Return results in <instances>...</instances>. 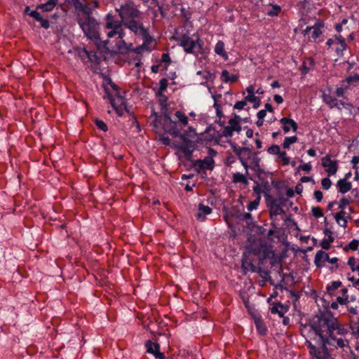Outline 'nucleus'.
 Returning a JSON list of instances; mask_svg holds the SVG:
<instances>
[{"instance_id":"7","label":"nucleus","mask_w":359,"mask_h":359,"mask_svg":"<svg viewBox=\"0 0 359 359\" xmlns=\"http://www.w3.org/2000/svg\"><path fill=\"white\" fill-rule=\"evenodd\" d=\"M266 203L269 208L270 219L272 220L271 225L274 228H276L275 224L276 216L279 215H285V212L283 208L277 203L278 201H276V198H274L273 196H268V198H266Z\"/></svg>"},{"instance_id":"15","label":"nucleus","mask_w":359,"mask_h":359,"mask_svg":"<svg viewBox=\"0 0 359 359\" xmlns=\"http://www.w3.org/2000/svg\"><path fill=\"white\" fill-rule=\"evenodd\" d=\"M194 168H198L201 170H210L214 168V160L212 157L207 156L203 160H196L193 163Z\"/></svg>"},{"instance_id":"44","label":"nucleus","mask_w":359,"mask_h":359,"mask_svg":"<svg viewBox=\"0 0 359 359\" xmlns=\"http://www.w3.org/2000/svg\"><path fill=\"white\" fill-rule=\"evenodd\" d=\"M342 283L339 280L332 281L331 285H328L327 286V291L330 294H332L333 292L337 290L339 287H341Z\"/></svg>"},{"instance_id":"9","label":"nucleus","mask_w":359,"mask_h":359,"mask_svg":"<svg viewBox=\"0 0 359 359\" xmlns=\"http://www.w3.org/2000/svg\"><path fill=\"white\" fill-rule=\"evenodd\" d=\"M179 137L182 140V143L177 144L176 147L184 154L188 161H190L193 153L191 142L184 134H181Z\"/></svg>"},{"instance_id":"64","label":"nucleus","mask_w":359,"mask_h":359,"mask_svg":"<svg viewBox=\"0 0 359 359\" xmlns=\"http://www.w3.org/2000/svg\"><path fill=\"white\" fill-rule=\"evenodd\" d=\"M242 219L245 220L248 224H250L252 222V217L250 212H245L242 215Z\"/></svg>"},{"instance_id":"23","label":"nucleus","mask_w":359,"mask_h":359,"mask_svg":"<svg viewBox=\"0 0 359 359\" xmlns=\"http://www.w3.org/2000/svg\"><path fill=\"white\" fill-rule=\"evenodd\" d=\"M29 15L33 18L36 21L39 22L41 27L46 29H48L50 27L49 21L43 18L36 10L32 11L29 13Z\"/></svg>"},{"instance_id":"19","label":"nucleus","mask_w":359,"mask_h":359,"mask_svg":"<svg viewBox=\"0 0 359 359\" xmlns=\"http://www.w3.org/2000/svg\"><path fill=\"white\" fill-rule=\"evenodd\" d=\"M257 267L252 263L250 259L248 258L245 255H243L241 261V269L244 275H246L249 271L255 273V271H257Z\"/></svg>"},{"instance_id":"12","label":"nucleus","mask_w":359,"mask_h":359,"mask_svg":"<svg viewBox=\"0 0 359 359\" xmlns=\"http://www.w3.org/2000/svg\"><path fill=\"white\" fill-rule=\"evenodd\" d=\"M143 43L142 45L138 46L135 48H130V52H133L136 54H142L144 50L147 52H151L155 48V45L154 44V39H142Z\"/></svg>"},{"instance_id":"11","label":"nucleus","mask_w":359,"mask_h":359,"mask_svg":"<svg viewBox=\"0 0 359 359\" xmlns=\"http://www.w3.org/2000/svg\"><path fill=\"white\" fill-rule=\"evenodd\" d=\"M71 3L73 4L75 10L77 11L76 20L82 18L89 13H92V8L87 4H83L80 0H72Z\"/></svg>"},{"instance_id":"21","label":"nucleus","mask_w":359,"mask_h":359,"mask_svg":"<svg viewBox=\"0 0 359 359\" xmlns=\"http://www.w3.org/2000/svg\"><path fill=\"white\" fill-rule=\"evenodd\" d=\"M336 187L338 192L344 194L351 189L352 184L351 182L346 181V179H340L337 181Z\"/></svg>"},{"instance_id":"31","label":"nucleus","mask_w":359,"mask_h":359,"mask_svg":"<svg viewBox=\"0 0 359 359\" xmlns=\"http://www.w3.org/2000/svg\"><path fill=\"white\" fill-rule=\"evenodd\" d=\"M215 52L218 55L223 57L224 60L228 59V55L225 50V45L222 41H219L215 46Z\"/></svg>"},{"instance_id":"29","label":"nucleus","mask_w":359,"mask_h":359,"mask_svg":"<svg viewBox=\"0 0 359 359\" xmlns=\"http://www.w3.org/2000/svg\"><path fill=\"white\" fill-rule=\"evenodd\" d=\"M339 258L332 257L329 260L331 265L328 267L331 273H337L339 269H343L345 266V263H339Z\"/></svg>"},{"instance_id":"32","label":"nucleus","mask_w":359,"mask_h":359,"mask_svg":"<svg viewBox=\"0 0 359 359\" xmlns=\"http://www.w3.org/2000/svg\"><path fill=\"white\" fill-rule=\"evenodd\" d=\"M156 5L158 6V11L161 13V15L163 18H168L170 17L169 11L170 9V6L168 4L163 3L159 4L158 1H155Z\"/></svg>"},{"instance_id":"63","label":"nucleus","mask_w":359,"mask_h":359,"mask_svg":"<svg viewBox=\"0 0 359 359\" xmlns=\"http://www.w3.org/2000/svg\"><path fill=\"white\" fill-rule=\"evenodd\" d=\"M230 78L229 72L224 69L221 73V79L224 83H228Z\"/></svg>"},{"instance_id":"5","label":"nucleus","mask_w":359,"mask_h":359,"mask_svg":"<svg viewBox=\"0 0 359 359\" xmlns=\"http://www.w3.org/2000/svg\"><path fill=\"white\" fill-rule=\"evenodd\" d=\"M151 116H154L153 121L154 126L158 128L159 126L162 127V129L165 133L171 135L175 137H180L181 135L180 129L177 127V123L173 121L168 113H164L163 118H159L158 114L154 111L151 114Z\"/></svg>"},{"instance_id":"62","label":"nucleus","mask_w":359,"mask_h":359,"mask_svg":"<svg viewBox=\"0 0 359 359\" xmlns=\"http://www.w3.org/2000/svg\"><path fill=\"white\" fill-rule=\"evenodd\" d=\"M106 93H108L107 90H106ZM107 94H109V93H107ZM108 97H109V101H110V103H111V106L116 110V113L119 116H121V109H119V108L116 106L114 98L111 95H108Z\"/></svg>"},{"instance_id":"42","label":"nucleus","mask_w":359,"mask_h":359,"mask_svg":"<svg viewBox=\"0 0 359 359\" xmlns=\"http://www.w3.org/2000/svg\"><path fill=\"white\" fill-rule=\"evenodd\" d=\"M297 141L298 138L297 136L286 137L282 144V147L285 149H289L291 144L296 143Z\"/></svg>"},{"instance_id":"49","label":"nucleus","mask_w":359,"mask_h":359,"mask_svg":"<svg viewBox=\"0 0 359 359\" xmlns=\"http://www.w3.org/2000/svg\"><path fill=\"white\" fill-rule=\"evenodd\" d=\"M212 98H213V100L215 101L213 107H214V108L216 110L217 116L219 117V119H221V118L224 116L221 104H219L218 102H217V100H216V96L215 95H212Z\"/></svg>"},{"instance_id":"16","label":"nucleus","mask_w":359,"mask_h":359,"mask_svg":"<svg viewBox=\"0 0 359 359\" xmlns=\"http://www.w3.org/2000/svg\"><path fill=\"white\" fill-rule=\"evenodd\" d=\"M329 255L323 250H318L315 255L314 264L318 269L323 268L325 266V263L330 260Z\"/></svg>"},{"instance_id":"46","label":"nucleus","mask_w":359,"mask_h":359,"mask_svg":"<svg viewBox=\"0 0 359 359\" xmlns=\"http://www.w3.org/2000/svg\"><path fill=\"white\" fill-rule=\"evenodd\" d=\"M359 246V240L353 239L344 248L345 252H348L349 250H356Z\"/></svg>"},{"instance_id":"38","label":"nucleus","mask_w":359,"mask_h":359,"mask_svg":"<svg viewBox=\"0 0 359 359\" xmlns=\"http://www.w3.org/2000/svg\"><path fill=\"white\" fill-rule=\"evenodd\" d=\"M314 60L311 58L309 59L307 62L304 61L302 65V74L306 75L309 73L310 69L314 66Z\"/></svg>"},{"instance_id":"28","label":"nucleus","mask_w":359,"mask_h":359,"mask_svg":"<svg viewBox=\"0 0 359 359\" xmlns=\"http://www.w3.org/2000/svg\"><path fill=\"white\" fill-rule=\"evenodd\" d=\"M324 22L322 20H318L316 22L315 25L312 26L311 38L316 39L322 34L321 28L324 27Z\"/></svg>"},{"instance_id":"45","label":"nucleus","mask_w":359,"mask_h":359,"mask_svg":"<svg viewBox=\"0 0 359 359\" xmlns=\"http://www.w3.org/2000/svg\"><path fill=\"white\" fill-rule=\"evenodd\" d=\"M277 159H281L283 165H287L290 163V158L287 156L285 151L279 150V153L277 154Z\"/></svg>"},{"instance_id":"30","label":"nucleus","mask_w":359,"mask_h":359,"mask_svg":"<svg viewBox=\"0 0 359 359\" xmlns=\"http://www.w3.org/2000/svg\"><path fill=\"white\" fill-rule=\"evenodd\" d=\"M123 39H120L121 40L116 43V46L119 53L125 54L130 50L133 44H128Z\"/></svg>"},{"instance_id":"41","label":"nucleus","mask_w":359,"mask_h":359,"mask_svg":"<svg viewBox=\"0 0 359 359\" xmlns=\"http://www.w3.org/2000/svg\"><path fill=\"white\" fill-rule=\"evenodd\" d=\"M245 101L252 102L254 104L253 107L255 109H257L261 104V100L259 97L255 96V95H248L245 97Z\"/></svg>"},{"instance_id":"1","label":"nucleus","mask_w":359,"mask_h":359,"mask_svg":"<svg viewBox=\"0 0 359 359\" xmlns=\"http://www.w3.org/2000/svg\"><path fill=\"white\" fill-rule=\"evenodd\" d=\"M309 325L323 346L343 348L348 344L344 338L348 330L330 311H320L310 320Z\"/></svg>"},{"instance_id":"40","label":"nucleus","mask_w":359,"mask_h":359,"mask_svg":"<svg viewBox=\"0 0 359 359\" xmlns=\"http://www.w3.org/2000/svg\"><path fill=\"white\" fill-rule=\"evenodd\" d=\"M251 163L253 165L252 169L255 171L260 170L259 161L260 158L258 157V152H253L251 156Z\"/></svg>"},{"instance_id":"4","label":"nucleus","mask_w":359,"mask_h":359,"mask_svg":"<svg viewBox=\"0 0 359 359\" xmlns=\"http://www.w3.org/2000/svg\"><path fill=\"white\" fill-rule=\"evenodd\" d=\"M194 36H196L195 39L191 38L188 34H183L180 36L175 37V40L177 41L179 46L183 48L184 52L197 57L198 55H203L205 51L203 43L199 35Z\"/></svg>"},{"instance_id":"27","label":"nucleus","mask_w":359,"mask_h":359,"mask_svg":"<svg viewBox=\"0 0 359 359\" xmlns=\"http://www.w3.org/2000/svg\"><path fill=\"white\" fill-rule=\"evenodd\" d=\"M57 3L58 0H48L47 2L44 4H39L36 6V11L41 10L43 12L51 11Z\"/></svg>"},{"instance_id":"22","label":"nucleus","mask_w":359,"mask_h":359,"mask_svg":"<svg viewBox=\"0 0 359 359\" xmlns=\"http://www.w3.org/2000/svg\"><path fill=\"white\" fill-rule=\"evenodd\" d=\"M337 47L335 48V53L339 57L343 56L344 50L346 49L347 45L346 43L345 39L341 36H336Z\"/></svg>"},{"instance_id":"55","label":"nucleus","mask_w":359,"mask_h":359,"mask_svg":"<svg viewBox=\"0 0 359 359\" xmlns=\"http://www.w3.org/2000/svg\"><path fill=\"white\" fill-rule=\"evenodd\" d=\"M311 212L313 215L316 218H320L323 216V210L321 208L317 206V207H313L311 209Z\"/></svg>"},{"instance_id":"59","label":"nucleus","mask_w":359,"mask_h":359,"mask_svg":"<svg viewBox=\"0 0 359 359\" xmlns=\"http://www.w3.org/2000/svg\"><path fill=\"white\" fill-rule=\"evenodd\" d=\"M233 130L229 126H224L222 135L226 137H230L233 135Z\"/></svg>"},{"instance_id":"50","label":"nucleus","mask_w":359,"mask_h":359,"mask_svg":"<svg viewBox=\"0 0 359 359\" xmlns=\"http://www.w3.org/2000/svg\"><path fill=\"white\" fill-rule=\"evenodd\" d=\"M260 199H261V196H258L256 199H255L254 201H250L248 206H247V208L249 211H252L253 210H255L257 208L258 205H259V201H260Z\"/></svg>"},{"instance_id":"33","label":"nucleus","mask_w":359,"mask_h":359,"mask_svg":"<svg viewBox=\"0 0 359 359\" xmlns=\"http://www.w3.org/2000/svg\"><path fill=\"white\" fill-rule=\"evenodd\" d=\"M320 347V351H318L316 353L317 359H331V356L328 353L327 346L329 345L323 346L322 344Z\"/></svg>"},{"instance_id":"2","label":"nucleus","mask_w":359,"mask_h":359,"mask_svg":"<svg viewBox=\"0 0 359 359\" xmlns=\"http://www.w3.org/2000/svg\"><path fill=\"white\" fill-rule=\"evenodd\" d=\"M120 19L112 12L107 13L104 18V29L108 38H124L126 32L124 25L138 18H142V13L132 0H126L115 8Z\"/></svg>"},{"instance_id":"6","label":"nucleus","mask_w":359,"mask_h":359,"mask_svg":"<svg viewBox=\"0 0 359 359\" xmlns=\"http://www.w3.org/2000/svg\"><path fill=\"white\" fill-rule=\"evenodd\" d=\"M142 20V18H138L128 22V23L124 25V28L128 29L135 36L141 39L154 38L150 34L149 27L144 26Z\"/></svg>"},{"instance_id":"58","label":"nucleus","mask_w":359,"mask_h":359,"mask_svg":"<svg viewBox=\"0 0 359 359\" xmlns=\"http://www.w3.org/2000/svg\"><path fill=\"white\" fill-rule=\"evenodd\" d=\"M280 147L277 144H273L267 149V152L269 154L277 155L279 153Z\"/></svg>"},{"instance_id":"26","label":"nucleus","mask_w":359,"mask_h":359,"mask_svg":"<svg viewBox=\"0 0 359 359\" xmlns=\"http://www.w3.org/2000/svg\"><path fill=\"white\" fill-rule=\"evenodd\" d=\"M323 101L329 105L330 108L337 107L339 109H341L342 107H339V100L334 97L332 96L330 94H323Z\"/></svg>"},{"instance_id":"54","label":"nucleus","mask_w":359,"mask_h":359,"mask_svg":"<svg viewBox=\"0 0 359 359\" xmlns=\"http://www.w3.org/2000/svg\"><path fill=\"white\" fill-rule=\"evenodd\" d=\"M181 15L187 22L189 21L191 18V12L182 7L180 9Z\"/></svg>"},{"instance_id":"48","label":"nucleus","mask_w":359,"mask_h":359,"mask_svg":"<svg viewBox=\"0 0 359 359\" xmlns=\"http://www.w3.org/2000/svg\"><path fill=\"white\" fill-rule=\"evenodd\" d=\"M88 61L95 65H99L100 63V58L96 54V53L93 51H89Z\"/></svg>"},{"instance_id":"3","label":"nucleus","mask_w":359,"mask_h":359,"mask_svg":"<svg viewBox=\"0 0 359 359\" xmlns=\"http://www.w3.org/2000/svg\"><path fill=\"white\" fill-rule=\"evenodd\" d=\"M84 35L96 45L102 42L100 33V23L97 19L89 13L76 20Z\"/></svg>"},{"instance_id":"36","label":"nucleus","mask_w":359,"mask_h":359,"mask_svg":"<svg viewBox=\"0 0 359 359\" xmlns=\"http://www.w3.org/2000/svg\"><path fill=\"white\" fill-rule=\"evenodd\" d=\"M175 117L177 118L179 123L184 127L188 124V118L185 114L180 111H177L175 114Z\"/></svg>"},{"instance_id":"53","label":"nucleus","mask_w":359,"mask_h":359,"mask_svg":"<svg viewBox=\"0 0 359 359\" xmlns=\"http://www.w3.org/2000/svg\"><path fill=\"white\" fill-rule=\"evenodd\" d=\"M321 185L324 190H328L332 186V181L329 177H324L321 180Z\"/></svg>"},{"instance_id":"8","label":"nucleus","mask_w":359,"mask_h":359,"mask_svg":"<svg viewBox=\"0 0 359 359\" xmlns=\"http://www.w3.org/2000/svg\"><path fill=\"white\" fill-rule=\"evenodd\" d=\"M321 161L322 166L326 168L325 171L329 177L337 173L339 168L338 161L332 160L330 155L323 157Z\"/></svg>"},{"instance_id":"56","label":"nucleus","mask_w":359,"mask_h":359,"mask_svg":"<svg viewBox=\"0 0 359 359\" xmlns=\"http://www.w3.org/2000/svg\"><path fill=\"white\" fill-rule=\"evenodd\" d=\"M348 88V86L343 83L341 87H339L336 89L335 93L336 95L339 97H342L345 93V91Z\"/></svg>"},{"instance_id":"51","label":"nucleus","mask_w":359,"mask_h":359,"mask_svg":"<svg viewBox=\"0 0 359 359\" xmlns=\"http://www.w3.org/2000/svg\"><path fill=\"white\" fill-rule=\"evenodd\" d=\"M88 54H89V51L87 50L85 48H79L78 50L79 57L84 62H86V60H88Z\"/></svg>"},{"instance_id":"37","label":"nucleus","mask_w":359,"mask_h":359,"mask_svg":"<svg viewBox=\"0 0 359 359\" xmlns=\"http://www.w3.org/2000/svg\"><path fill=\"white\" fill-rule=\"evenodd\" d=\"M343 83H346L347 85H353L357 86L359 85V75L355 74L354 76H349L346 79L342 81Z\"/></svg>"},{"instance_id":"52","label":"nucleus","mask_w":359,"mask_h":359,"mask_svg":"<svg viewBox=\"0 0 359 359\" xmlns=\"http://www.w3.org/2000/svg\"><path fill=\"white\" fill-rule=\"evenodd\" d=\"M94 123L98 129H100L101 130H102L104 132H106L108 130V127H107V124L103 121L96 118L94 121Z\"/></svg>"},{"instance_id":"43","label":"nucleus","mask_w":359,"mask_h":359,"mask_svg":"<svg viewBox=\"0 0 359 359\" xmlns=\"http://www.w3.org/2000/svg\"><path fill=\"white\" fill-rule=\"evenodd\" d=\"M270 6L271 8L266 12V14L271 17L278 16L281 11V7L273 4H270Z\"/></svg>"},{"instance_id":"17","label":"nucleus","mask_w":359,"mask_h":359,"mask_svg":"<svg viewBox=\"0 0 359 359\" xmlns=\"http://www.w3.org/2000/svg\"><path fill=\"white\" fill-rule=\"evenodd\" d=\"M280 123L283 125V131L287 133L292 129L296 132L298 129L297 123L292 118L283 117L280 120Z\"/></svg>"},{"instance_id":"60","label":"nucleus","mask_w":359,"mask_h":359,"mask_svg":"<svg viewBox=\"0 0 359 359\" xmlns=\"http://www.w3.org/2000/svg\"><path fill=\"white\" fill-rule=\"evenodd\" d=\"M246 105H247V101H245V97L243 100L236 102L233 106V108L235 109L241 110V109H243Z\"/></svg>"},{"instance_id":"10","label":"nucleus","mask_w":359,"mask_h":359,"mask_svg":"<svg viewBox=\"0 0 359 359\" xmlns=\"http://www.w3.org/2000/svg\"><path fill=\"white\" fill-rule=\"evenodd\" d=\"M229 144L233 150V151L238 156V159H245L248 160L251 158V156L253 154L251 149L249 147H241L237 146V144L231 141H229Z\"/></svg>"},{"instance_id":"61","label":"nucleus","mask_w":359,"mask_h":359,"mask_svg":"<svg viewBox=\"0 0 359 359\" xmlns=\"http://www.w3.org/2000/svg\"><path fill=\"white\" fill-rule=\"evenodd\" d=\"M350 203V201L348 198H346L345 197L342 198L339 203V208L341 209V210H344V209Z\"/></svg>"},{"instance_id":"25","label":"nucleus","mask_w":359,"mask_h":359,"mask_svg":"<svg viewBox=\"0 0 359 359\" xmlns=\"http://www.w3.org/2000/svg\"><path fill=\"white\" fill-rule=\"evenodd\" d=\"M254 322L257 332L260 335L264 336L267 332V327L261 317H255Z\"/></svg>"},{"instance_id":"13","label":"nucleus","mask_w":359,"mask_h":359,"mask_svg":"<svg viewBox=\"0 0 359 359\" xmlns=\"http://www.w3.org/2000/svg\"><path fill=\"white\" fill-rule=\"evenodd\" d=\"M147 352L153 354L156 359H165L164 354L160 351V345L158 343H154L151 340L145 342Z\"/></svg>"},{"instance_id":"20","label":"nucleus","mask_w":359,"mask_h":359,"mask_svg":"<svg viewBox=\"0 0 359 359\" xmlns=\"http://www.w3.org/2000/svg\"><path fill=\"white\" fill-rule=\"evenodd\" d=\"M212 210L210 207L205 205L203 203H199L196 217L198 220L203 222L205 220V216L210 215Z\"/></svg>"},{"instance_id":"35","label":"nucleus","mask_w":359,"mask_h":359,"mask_svg":"<svg viewBox=\"0 0 359 359\" xmlns=\"http://www.w3.org/2000/svg\"><path fill=\"white\" fill-rule=\"evenodd\" d=\"M255 273H258L264 280L269 281L270 284L275 285L271 278L270 272L268 270H264L261 267H257V271H255Z\"/></svg>"},{"instance_id":"34","label":"nucleus","mask_w":359,"mask_h":359,"mask_svg":"<svg viewBox=\"0 0 359 359\" xmlns=\"http://www.w3.org/2000/svg\"><path fill=\"white\" fill-rule=\"evenodd\" d=\"M345 215H346V212L344 210H341L339 211V212H337L335 216H334V218L337 221V222L341 226H343V227H346V224H347V220L345 218Z\"/></svg>"},{"instance_id":"14","label":"nucleus","mask_w":359,"mask_h":359,"mask_svg":"<svg viewBox=\"0 0 359 359\" xmlns=\"http://www.w3.org/2000/svg\"><path fill=\"white\" fill-rule=\"evenodd\" d=\"M347 264L350 266L351 271H357L358 273V278H355L354 276H349L348 279L351 281L353 286L359 285V263H357L356 259L354 257H350L348 259Z\"/></svg>"},{"instance_id":"57","label":"nucleus","mask_w":359,"mask_h":359,"mask_svg":"<svg viewBox=\"0 0 359 359\" xmlns=\"http://www.w3.org/2000/svg\"><path fill=\"white\" fill-rule=\"evenodd\" d=\"M161 62L166 63L164 67V70L168 69V65L171 62L170 55L168 53H164L161 55Z\"/></svg>"},{"instance_id":"39","label":"nucleus","mask_w":359,"mask_h":359,"mask_svg":"<svg viewBox=\"0 0 359 359\" xmlns=\"http://www.w3.org/2000/svg\"><path fill=\"white\" fill-rule=\"evenodd\" d=\"M232 181L233 183H242L245 185L248 183L245 176L240 172H236L233 175Z\"/></svg>"},{"instance_id":"18","label":"nucleus","mask_w":359,"mask_h":359,"mask_svg":"<svg viewBox=\"0 0 359 359\" xmlns=\"http://www.w3.org/2000/svg\"><path fill=\"white\" fill-rule=\"evenodd\" d=\"M289 307L283 305L280 302H273L269 310L272 314H278L279 317H283L285 313L287 312Z\"/></svg>"},{"instance_id":"24","label":"nucleus","mask_w":359,"mask_h":359,"mask_svg":"<svg viewBox=\"0 0 359 359\" xmlns=\"http://www.w3.org/2000/svg\"><path fill=\"white\" fill-rule=\"evenodd\" d=\"M259 179L260 181V187L262 188V193L264 194L265 198H268V196H272L270 195V192L271 191V184L267 179H264V177H262L259 174Z\"/></svg>"},{"instance_id":"47","label":"nucleus","mask_w":359,"mask_h":359,"mask_svg":"<svg viewBox=\"0 0 359 359\" xmlns=\"http://www.w3.org/2000/svg\"><path fill=\"white\" fill-rule=\"evenodd\" d=\"M168 85V79L165 78L161 79L159 81V90L158 92L157 93V95L161 96L162 95V93L166 90Z\"/></svg>"}]
</instances>
